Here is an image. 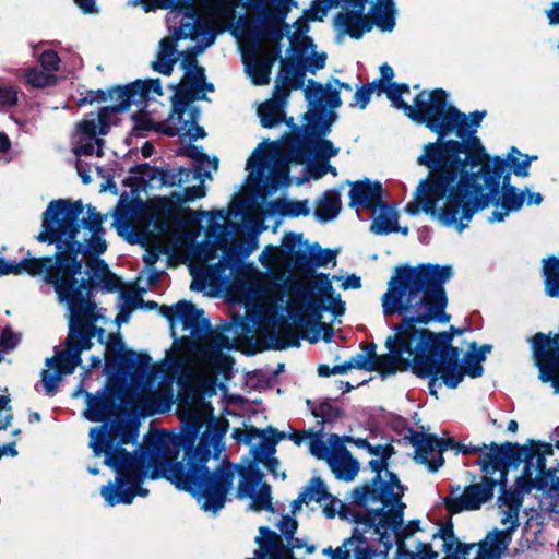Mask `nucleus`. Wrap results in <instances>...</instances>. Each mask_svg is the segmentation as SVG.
I'll return each mask as SVG.
<instances>
[{"instance_id": "nucleus-25", "label": "nucleus", "mask_w": 559, "mask_h": 559, "mask_svg": "<svg viewBox=\"0 0 559 559\" xmlns=\"http://www.w3.org/2000/svg\"><path fill=\"white\" fill-rule=\"evenodd\" d=\"M370 502H380L390 508L391 530L401 527L404 520V510L406 504L402 501L405 493V487L402 485L396 473H390V480H385L383 487L376 491Z\"/></svg>"}, {"instance_id": "nucleus-32", "label": "nucleus", "mask_w": 559, "mask_h": 559, "mask_svg": "<svg viewBox=\"0 0 559 559\" xmlns=\"http://www.w3.org/2000/svg\"><path fill=\"white\" fill-rule=\"evenodd\" d=\"M178 321L185 330H189L191 336L197 341L206 338L212 325L209 319L204 318V310L197 308L191 301L179 300L176 302Z\"/></svg>"}, {"instance_id": "nucleus-43", "label": "nucleus", "mask_w": 559, "mask_h": 559, "mask_svg": "<svg viewBox=\"0 0 559 559\" xmlns=\"http://www.w3.org/2000/svg\"><path fill=\"white\" fill-rule=\"evenodd\" d=\"M380 214L372 221L370 230L376 235H389L397 233L399 213L393 204L384 201V205L378 206Z\"/></svg>"}, {"instance_id": "nucleus-45", "label": "nucleus", "mask_w": 559, "mask_h": 559, "mask_svg": "<svg viewBox=\"0 0 559 559\" xmlns=\"http://www.w3.org/2000/svg\"><path fill=\"white\" fill-rule=\"evenodd\" d=\"M281 59V48L277 47L269 56L255 60L249 67V74L254 85H265L270 82L272 67L276 60Z\"/></svg>"}, {"instance_id": "nucleus-20", "label": "nucleus", "mask_w": 559, "mask_h": 559, "mask_svg": "<svg viewBox=\"0 0 559 559\" xmlns=\"http://www.w3.org/2000/svg\"><path fill=\"white\" fill-rule=\"evenodd\" d=\"M426 324L414 323L415 336L417 345L420 346L421 353H428L444 360V357L454 355L460 350L459 347L452 345L455 335L464 333V329L451 325L448 331L433 332Z\"/></svg>"}, {"instance_id": "nucleus-28", "label": "nucleus", "mask_w": 559, "mask_h": 559, "mask_svg": "<svg viewBox=\"0 0 559 559\" xmlns=\"http://www.w3.org/2000/svg\"><path fill=\"white\" fill-rule=\"evenodd\" d=\"M421 531L420 520H411L406 525L404 523L396 530H390L395 537L396 559H437L439 552L432 549L431 544L419 542L416 545V551H412L406 547V539L412 537L415 533Z\"/></svg>"}, {"instance_id": "nucleus-50", "label": "nucleus", "mask_w": 559, "mask_h": 559, "mask_svg": "<svg viewBox=\"0 0 559 559\" xmlns=\"http://www.w3.org/2000/svg\"><path fill=\"white\" fill-rule=\"evenodd\" d=\"M270 206L284 217L308 216L310 207L308 200H278Z\"/></svg>"}, {"instance_id": "nucleus-34", "label": "nucleus", "mask_w": 559, "mask_h": 559, "mask_svg": "<svg viewBox=\"0 0 559 559\" xmlns=\"http://www.w3.org/2000/svg\"><path fill=\"white\" fill-rule=\"evenodd\" d=\"M49 263L50 258L31 257L29 252L27 253V257L22 259L20 262L7 261L5 259L0 258V276L27 273L32 277L43 276L44 282L47 283L48 273L51 269Z\"/></svg>"}, {"instance_id": "nucleus-44", "label": "nucleus", "mask_w": 559, "mask_h": 559, "mask_svg": "<svg viewBox=\"0 0 559 559\" xmlns=\"http://www.w3.org/2000/svg\"><path fill=\"white\" fill-rule=\"evenodd\" d=\"M378 23L381 32H392L395 27L396 8L394 0H376L369 12Z\"/></svg>"}, {"instance_id": "nucleus-22", "label": "nucleus", "mask_w": 559, "mask_h": 559, "mask_svg": "<svg viewBox=\"0 0 559 559\" xmlns=\"http://www.w3.org/2000/svg\"><path fill=\"white\" fill-rule=\"evenodd\" d=\"M394 454L395 451L386 449L384 450V455L369 461L368 466L374 473V476L352 490L349 498L354 504L366 508L370 502V498L377 495L376 491H379L383 487L385 480H390V473L393 472L388 468L389 460Z\"/></svg>"}, {"instance_id": "nucleus-29", "label": "nucleus", "mask_w": 559, "mask_h": 559, "mask_svg": "<svg viewBox=\"0 0 559 559\" xmlns=\"http://www.w3.org/2000/svg\"><path fill=\"white\" fill-rule=\"evenodd\" d=\"M329 441L334 453L328 457V464L335 478L347 483L354 480L359 472L358 460L353 457L343 444L344 438L342 439L338 435L331 433Z\"/></svg>"}, {"instance_id": "nucleus-10", "label": "nucleus", "mask_w": 559, "mask_h": 559, "mask_svg": "<svg viewBox=\"0 0 559 559\" xmlns=\"http://www.w3.org/2000/svg\"><path fill=\"white\" fill-rule=\"evenodd\" d=\"M520 491L521 490L518 489L512 490L509 487L500 489L498 501L509 507V510L503 512L501 523L509 525L503 530L495 528L489 532L486 537L477 544L478 551L474 559H500L502 554L508 549L512 540V534L519 526V506L522 502Z\"/></svg>"}, {"instance_id": "nucleus-11", "label": "nucleus", "mask_w": 559, "mask_h": 559, "mask_svg": "<svg viewBox=\"0 0 559 559\" xmlns=\"http://www.w3.org/2000/svg\"><path fill=\"white\" fill-rule=\"evenodd\" d=\"M521 445L510 441H504L501 444L496 442L489 443L488 453H484L477 460L476 464L485 475L489 476L492 485V492L495 493L496 487L500 489L507 488L508 475L511 467L518 468L523 462L525 455L522 453Z\"/></svg>"}, {"instance_id": "nucleus-15", "label": "nucleus", "mask_w": 559, "mask_h": 559, "mask_svg": "<svg viewBox=\"0 0 559 559\" xmlns=\"http://www.w3.org/2000/svg\"><path fill=\"white\" fill-rule=\"evenodd\" d=\"M170 444L171 433H167L165 430L150 436L145 439L144 444L140 447L139 451L132 453L131 465L146 469L152 467L150 475L152 479L164 477V464L175 462L174 460L165 459L169 453Z\"/></svg>"}, {"instance_id": "nucleus-2", "label": "nucleus", "mask_w": 559, "mask_h": 559, "mask_svg": "<svg viewBox=\"0 0 559 559\" xmlns=\"http://www.w3.org/2000/svg\"><path fill=\"white\" fill-rule=\"evenodd\" d=\"M464 112L455 106L445 105L429 130L437 134L436 142L424 146L417 163L429 169L426 179L417 187V198L426 214L436 215L437 203L445 198L459 183L467 187L473 170L490 162L476 130H466Z\"/></svg>"}, {"instance_id": "nucleus-18", "label": "nucleus", "mask_w": 559, "mask_h": 559, "mask_svg": "<svg viewBox=\"0 0 559 559\" xmlns=\"http://www.w3.org/2000/svg\"><path fill=\"white\" fill-rule=\"evenodd\" d=\"M389 514L390 508L382 504L380 508H368L366 511H361V514L354 515L356 524L354 528L365 536L370 533L373 539L383 546L384 554H388L393 547Z\"/></svg>"}, {"instance_id": "nucleus-9", "label": "nucleus", "mask_w": 559, "mask_h": 559, "mask_svg": "<svg viewBox=\"0 0 559 559\" xmlns=\"http://www.w3.org/2000/svg\"><path fill=\"white\" fill-rule=\"evenodd\" d=\"M407 93H409V85L407 83L394 82L390 83L386 97L394 107L402 110L412 121L425 124L428 129L430 128V122L437 119L449 103L448 93L440 87L433 88L429 93L427 91L418 93L414 98L413 106L402 98L403 94Z\"/></svg>"}, {"instance_id": "nucleus-21", "label": "nucleus", "mask_w": 559, "mask_h": 559, "mask_svg": "<svg viewBox=\"0 0 559 559\" xmlns=\"http://www.w3.org/2000/svg\"><path fill=\"white\" fill-rule=\"evenodd\" d=\"M335 109L326 108V105L310 108L302 116L306 124L296 127L292 133H297L300 142L311 148V145L319 138H323L331 132L333 123L337 120Z\"/></svg>"}, {"instance_id": "nucleus-19", "label": "nucleus", "mask_w": 559, "mask_h": 559, "mask_svg": "<svg viewBox=\"0 0 559 559\" xmlns=\"http://www.w3.org/2000/svg\"><path fill=\"white\" fill-rule=\"evenodd\" d=\"M492 485L489 476L483 475L479 483H473L466 486L461 496L445 497L442 503L451 515L467 510H479L483 504L493 498Z\"/></svg>"}, {"instance_id": "nucleus-59", "label": "nucleus", "mask_w": 559, "mask_h": 559, "mask_svg": "<svg viewBox=\"0 0 559 559\" xmlns=\"http://www.w3.org/2000/svg\"><path fill=\"white\" fill-rule=\"evenodd\" d=\"M24 82L35 88L53 86L57 83V76L52 73H46L37 68L25 70Z\"/></svg>"}, {"instance_id": "nucleus-38", "label": "nucleus", "mask_w": 559, "mask_h": 559, "mask_svg": "<svg viewBox=\"0 0 559 559\" xmlns=\"http://www.w3.org/2000/svg\"><path fill=\"white\" fill-rule=\"evenodd\" d=\"M314 287L317 288L319 296H317L312 290L306 292L308 302L310 301L312 294L313 297L321 298L324 302H330L331 306L328 307L329 311L332 312L333 316L338 317L344 314L345 302L341 299L340 295L333 296L334 289L328 274H318L314 281Z\"/></svg>"}, {"instance_id": "nucleus-56", "label": "nucleus", "mask_w": 559, "mask_h": 559, "mask_svg": "<svg viewBox=\"0 0 559 559\" xmlns=\"http://www.w3.org/2000/svg\"><path fill=\"white\" fill-rule=\"evenodd\" d=\"M248 252L242 253L237 247H229L223 251V257L215 265L217 272H225L229 270V275H233L241 265L242 259Z\"/></svg>"}, {"instance_id": "nucleus-53", "label": "nucleus", "mask_w": 559, "mask_h": 559, "mask_svg": "<svg viewBox=\"0 0 559 559\" xmlns=\"http://www.w3.org/2000/svg\"><path fill=\"white\" fill-rule=\"evenodd\" d=\"M274 3V10H264V5L261 9H255L260 11L264 19L270 20L274 24L283 25L286 29H288V24L284 23L287 14L290 11L292 5H297L293 0H265L266 3Z\"/></svg>"}, {"instance_id": "nucleus-30", "label": "nucleus", "mask_w": 559, "mask_h": 559, "mask_svg": "<svg viewBox=\"0 0 559 559\" xmlns=\"http://www.w3.org/2000/svg\"><path fill=\"white\" fill-rule=\"evenodd\" d=\"M345 185L350 187L348 192V206L376 211L378 206L384 205L383 188L380 181H371L368 178L357 181L346 180Z\"/></svg>"}, {"instance_id": "nucleus-36", "label": "nucleus", "mask_w": 559, "mask_h": 559, "mask_svg": "<svg viewBox=\"0 0 559 559\" xmlns=\"http://www.w3.org/2000/svg\"><path fill=\"white\" fill-rule=\"evenodd\" d=\"M543 445H546V442L528 440L527 445H521L522 453L525 455L523 459L524 466L521 475L516 479V488L523 492H531L533 488H535V478L533 477L534 473H536V464L538 463L539 454L542 450H544Z\"/></svg>"}, {"instance_id": "nucleus-27", "label": "nucleus", "mask_w": 559, "mask_h": 559, "mask_svg": "<svg viewBox=\"0 0 559 559\" xmlns=\"http://www.w3.org/2000/svg\"><path fill=\"white\" fill-rule=\"evenodd\" d=\"M87 408L84 412L86 419L93 423H107L118 409L119 392L114 386H105L95 395L85 392Z\"/></svg>"}, {"instance_id": "nucleus-60", "label": "nucleus", "mask_w": 559, "mask_h": 559, "mask_svg": "<svg viewBox=\"0 0 559 559\" xmlns=\"http://www.w3.org/2000/svg\"><path fill=\"white\" fill-rule=\"evenodd\" d=\"M300 493H306V500L308 502L316 501L318 503H321L331 497L324 481L320 477L310 478Z\"/></svg>"}, {"instance_id": "nucleus-35", "label": "nucleus", "mask_w": 559, "mask_h": 559, "mask_svg": "<svg viewBox=\"0 0 559 559\" xmlns=\"http://www.w3.org/2000/svg\"><path fill=\"white\" fill-rule=\"evenodd\" d=\"M266 431L270 433V437H263L260 444L251 449V454L255 462L263 463L265 468L274 477H277L280 461L274 456V454L276 452V444L286 437V433L272 426H269Z\"/></svg>"}, {"instance_id": "nucleus-48", "label": "nucleus", "mask_w": 559, "mask_h": 559, "mask_svg": "<svg viewBox=\"0 0 559 559\" xmlns=\"http://www.w3.org/2000/svg\"><path fill=\"white\" fill-rule=\"evenodd\" d=\"M200 99H206V96L204 94L193 92L191 88L186 86H176V93L171 99L173 114H176L178 116V120L181 121L190 103Z\"/></svg>"}, {"instance_id": "nucleus-26", "label": "nucleus", "mask_w": 559, "mask_h": 559, "mask_svg": "<svg viewBox=\"0 0 559 559\" xmlns=\"http://www.w3.org/2000/svg\"><path fill=\"white\" fill-rule=\"evenodd\" d=\"M461 350L452 356L444 357V380L448 389H456L465 376L472 379L480 378L484 374V367L474 357V352L467 350L460 360Z\"/></svg>"}, {"instance_id": "nucleus-4", "label": "nucleus", "mask_w": 559, "mask_h": 559, "mask_svg": "<svg viewBox=\"0 0 559 559\" xmlns=\"http://www.w3.org/2000/svg\"><path fill=\"white\" fill-rule=\"evenodd\" d=\"M86 206L81 199L72 201L58 199L49 202L41 215V230L35 237L38 242L55 245L50 258V272H83V242L78 239L82 226L80 216Z\"/></svg>"}, {"instance_id": "nucleus-47", "label": "nucleus", "mask_w": 559, "mask_h": 559, "mask_svg": "<svg viewBox=\"0 0 559 559\" xmlns=\"http://www.w3.org/2000/svg\"><path fill=\"white\" fill-rule=\"evenodd\" d=\"M239 475L241 480L239 481L237 489L238 498L253 496L255 488L263 484L262 480L264 478V474L255 464H250L248 467L241 468L239 471Z\"/></svg>"}, {"instance_id": "nucleus-58", "label": "nucleus", "mask_w": 559, "mask_h": 559, "mask_svg": "<svg viewBox=\"0 0 559 559\" xmlns=\"http://www.w3.org/2000/svg\"><path fill=\"white\" fill-rule=\"evenodd\" d=\"M307 406L311 408V414L317 418H322L318 424L333 423L344 416V411L332 405L328 401L321 402L317 408H312L311 400H307Z\"/></svg>"}, {"instance_id": "nucleus-1", "label": "nucleus", "mask_w": 559, "mask_h": 559, "mask_svg": "<svg viewBox=\"0 0 559 559\" xmlns=\"http://www.w3.org/2000/svg\"><path fill=\"white\" fill-rule=\"evenodd\" d=\"M453 276L451 265L421 263L417 266L401 265L389 282V289L382 296L383 314L403 316L393 326L394 334L385 340L389 353L372 360L374 369L382 379L397 371L413 369V357L420 355L414 323H448V295L445 283Z\"/></svg>"}, {"instance_id": "nucleus-17", "label": "nucleus", "mask_w": 559, "mask_h": 559, "mask_svg": "<svg viewBox=\"0 0 559 559\" xmlns=\"http://www.w3.org/2000/svg\"><path fill=\"white\" fill-rule=\"evenodd\" d=\"M341 3L350 10L338 12L333 19V25L340 34L358 40L373 26L378 27L379 22L370 13L364 14L368 0H342Z\"/></svg>"}, {"instance_id": "nucleus-61", "label": "nucleus", "mask_w": 559, "mask_h": 559, "mask_svg": "<svg viewBox=\"0 0 559 559\" xmlns=\"http://www.w3.org/2000/svg\"><path fill=\"white\" fill-rule=\"evenodd\" d=\"M310 262L307 267H321L330 262L335 263L337 251L331 249H322L318 242H314L309 250Z\"/></svg>"}, {"instance_id": "nucleus-13", "label": "nucleus", "mask_w": 559, "mask_h": 559, "mask_svg": "<svg viewBox=\"0 0 559 559\" xmlns=\"http://www.w3.org/2000/svg\"><path fill=\"white\" fill-rule=\"evenodd\" d=\"M106 343L105 371L107 374L142 378L147 372L152 357L147 353L126 349L120 333H110Z\"/></svg>"}, {"instance_id": "nucleus-5", "label": "nucleus", "mask_w": 559, "mask_h": 559, "mask_svg": "<svg viewBox=\"0 0 559 559\" xmlns=\"http://www.w3.org/2000/svg\"><path fill=\"white\" fill-rule=\"evenodd\" d=\"M492 164L485 162L473 170V179H468L467 187L455 186L445 195V206L437 209L436 215L444 226L456 224L457 230L462 231L467 227L462 221H471L479 211L485 210L489 204L498 205L497 197L500 194V181L510 166L509 156L490 157Z\"/></svg>"}, {"instance_id": "nucleus-6", "label": "nucleus", "mask_w": 559, "mask_h": 559, "mask_svg": "<svg viewBox=\"0 0 559 559\" xmlns=\"http://www.w3.org/2000/svg\"><path fill=\"white\" fill-rule=\"evenodd\" d=\"M105 265L91 264L92 277H80L82 272L48 274L47 284L51 285L61 302H66L72 313L69 326L96 323L98 314L94 293H116L122 283L104 278Z\"/></svg>"}, {"instance_id": "nucleus-62", "label": "nucleus", "mask_w": 559, "mask_h": 559, "mask_svg": "<svg viewBox=\"0 0 559 559\" xmlns=\"http://www.w3.org/2000/svg\"><path fill=\"white\" fill-rule=\"evenodd\" d=\"M250 498H252V503H251V508L254 510V511H262V510H265V511H269V512H274V507H273V503H272V496H271V486L266 483H263L261 486H260V489L258 492H255V490L253 491V496H249Z\"/></svg>"}, {"instance_id": "nucleus-23", "label": "nucleus", "mask_w": 559, "mask_h": 559, "mask_svg": "<svg viewBox=\"0 0 559 559\" xmlns=\"http://www.w3.org/2000/svg\"><path fill=\"white\" fill-rule=\"evenodd\" d=\"M407 430L404 440H407L415 448V461L427 466L431 473L444 464L443 455L439 454L438 436L433 433H424L415 431L409 427H403Z\"/></svg>"}, {"instance_id": "nucleus-7", "label": "nucleus", "mask_w": 559, "mask_h": 559, "mask_svg": "<svg viewBox=\"0 0 559 559\" xmlns=\"http://www.w3.org/2000/svg\"><path fill=\"white\" fill-rule=\"evenodd\" d=\"M311 148L306 147L297 133H285L281 142H270L266 148L253 153L247 160V170H257L259 176L270 168V176L264 182L269 193L275 192L281 186L289 182V165L304 164L310 158Z\"/></svg>"}, {"instance_id": "nucleus-14", "label": "nucleus", "mask_w": 559, "mask_h": 559, "mask_svg": "<svg viewBox=\"0 0 559 559\" xmlns=\"http://www.w3.org/2000/svg\"><path fill=\"white\" fill-rule=\"evenodd\" d=\"M148 469L129 465L116 473L115 483L103 486L100 493L108 506L130 504L136 496L145 497L148 490L142 487Z\"/></svg>"}, {"instance_id": "nucleus-24", "label": "nucleus", "mask_w": 559, "mask_h": 559, "mask_svg": "<svg viewBox=\"0 0 559 559\" xmlns=\"http://www.w3.org/2000/svg\"><path fill=\"white\" fill-rule=\"evenodd\" d=\"M307 308L310 312V316L313 317V320H309L306 316L296 312L292 313L290 318L293 319V322L298 328H306L313 331L311 335L302 334V337L306 338L309 343L313 344L317 343L320 338V333L322 332V340L325 343H330L333 340L334 331L331 324L321 322V312L322 311H329V307L324 305L323 299L313 297L311 295V299L307 305Z\"/></svg>"}, {"instance_id": "nucleus-39", "label": "nucleus", "mask_w": 559, "mask_h": 559, "mask_svg": "<svg viewBox=\"0 0 559 559\" xmlns=\"http://www.w3.org/2000/svg\"><path fill=\"white\" fill-rule=\"evenodd\" d=\"M342 210L341 192L337 189L326 190L316 202L314 217L321 222H331Z\"/></svg>"}, {"instance_id": "nucleus-42", "label": "nucleus", "mask_w": 559, "mask_h": 559, "mask_svg": "<svg viewBox=\"0 0 559 559\" xmlns=\"http://www.w3.org/2000/svg\"><path fill=\"white\" fill-rule=\"evenodd\" d=\"M202 423L199 417L191 415L183 421L181 433H171V444L178 450L182 449L188 452L192 449L193 444L199 437Z\"/></svg>"}, {"instance_id": "nucleus-16", "label": "nucleus", "mask_w": 559, "mask_h": 559, "mask_svg": "<svg viewBox=\"0 0 559 559\" xmlns=\"http://www.w3.org/2000/svg\"><path fill=\"white\" fill-rule=\"evenodd\" d=\"M91 442L94 455L99 456L102 453L105 454L104 464L116 473L124 469L131 465V455L126 448L120 447L117 432L114 430V425L109 428L107 424L100 427H94L90 430Z\"/></svg>"}, {"instance_id": "nucleus-3", "label": "nucleus", "mask_w": 559, "mask_h": 559, "mask_svg": "<svg viewBox=\"0 0 559 559\" xmlns=\"http://www.w3.org/2000/svg\"><path fill=\"white\" fill-rule=\"evenodd\" d=\"M185 453L182 461L164 464V478L178 489L189 492L206 512L216 513L227 501V495L233 489L235 469L229 461L219 464L213 472L206 466L211 459V441L205 435L199 444Z\"/></svg>"}, {"instance_id": "nucleus-51", "label": "nucleus", "mask_w": 559, "mask_h": 559, "mask_svg": "<svg viewBox=\"0 0 559 559\" xmlns=\"http://www.w3.org/2000/svg\"><path fill=\"white\" fill-rule=\"evenodd\" d=\"M76 131L85 141H95L97 145L96 155L98 157L103 156V146L105 141L102 138H97L99 133L95 112H90L85 118L78 122Z\"/></svg>"}, {"instance_id": "nucleus-46", "label": "nucleus", "mask_w": 559, "mask_h": 559, "mask_svg": "<svg viewBox=\"0 0 559 559\" xmlns=\"http://www.w3.org/2000/svg\"><path fill=\"white\" fill-rule=\"evenodd\" d=\"M308 246V241H302V234L288 233L283 239L284 251L293 258L296 265L307 267L310 262V255L302 250V246Z\"/></svg>"}, {"instance_id": "nucleus-52", "label": "nucleus", "mask_w": 559, "mask_h": 559, "mask_svg": "<svg viewBox=\"0 0 559 559\" xmlns=\"http://www.w3.org/2000/svg\"><path fill=\"white\" fill-rule=\"evenodd\" d=\"M300 338H304L302 335L298 334L292 325H286L270 334V340L274 342L271 348L284 350L289 347H299Z\"/></svg>"}, {"instance_id": "nucleus-49", "label": "nucleus", "mask_w": 559, "mask_h": 559, "mask_svg": "<svg viewBox=\"0 0 559 559\" xmlns=\"http://www.w3.org/2000/svg\"><path fill=\"white\" fill-rule=\"evenodd\" d=\"M93 333L85 325L69 326L67 342L81 357L84 350H88L94 346Z\"/></svg>"}, {"instance_id": "nucleus-54", "label": "nucleus", "mask_w": 559, "mask_h": 559, "mask_svg": "<svg viewBox=\"0 0 559 559\" xmlns=\"http://www.w3.org/2000/svg\"><path fill=\"white\" fill-rule=\"evenodd\" d=\"M258 116L261 126L266 129L274 128L285 119L284 107L273 104L269 100L264 102L258 108Z\"/></svg>"}, {"instance_id": "nucleus-37", "label": "nucleus", "mask_w": 559, "mask_h": 559, "mask_svg": "<svg viewBox=\"0 0 559 559\" xmlns=\"http://www.w3.org/2000/svg\"><path fill=\"white\" fill-rule=\"evenodd\" d=\"M129 173L132 175L124 178L123 185L126 187H130L133 192H138L140 190H146L148 187H153L154 181L159 182L162 168L151 166L148 163H142L132 166L129 169Z\"/></svg>"}, {"instance_id": "nucleus-12", "label": "nucleus", "mask_w": 559, "mask_h": 559, "mask_svg": "<svg viewBox=\"0 0 559 559\" xmlns=\"http://www.w3.org/2000/svg\"><path fill=\"white\" fill-rule=\"evenodd\" d=\"M86 213L87 216L82 218V226L91 233V237L86 243L83 242V250L81 253L86 277H92L94 272L93 269H91V264L99 263L105 265L104 278L110 280L111 282L122 283L121 278L109 269L106 261L100 259V255L107 250V242L104 238L105 229L103 227L106 216L97 212L96 207L92 204L86 206Z\"/></svg>"}, {"instance_id": "nucleus-8", "label": "nucleus", "mask_w": 559, "mask_h": 559, "mask_svg": "<svg viewBox=\"0 0 559 559\" xmlns=\"http://www.w3.org/2000/svg\"><path fill=\"white\" fill-rule=\"evenodd\" d=\"M158 96L163 95V86L159 79H136L124 85H112L108 88L109 99L116 104L100 107L95 118L98 124L100 136L107 135L110 130V119L114 114H123L128 111L131 105L146 106L150 99V93Z\"/></svg>"}, {"instance_id": "nucleus-40", "label": "nucleus", "mask_w": 559, "mask_h": 559, "mask_svg": "<svg viewBox=\"0 0 559 559\" xmlns=\"http://www.w3.org/2000/svg\"><path fill=\"white\" fill-rule=\"evenodd\" d=\"M64 349L57 350L55 356L46 359L48 368H55L63 376L72 374L76 367L82 365V357L68 344L67 340L63 342Z\"/></svg>"}, {"instance_id": "nucleus-55", "label": "nucleus", "mask_w": 559, "mask_h": 559, "mask_svg": "<svg viewBox=\"0 0 559 559\" xmlns=\"http://www.w3.org/2000/svg\"><path fill=\"white\" fill-rule=\"evenodd\" d=\"M350 552L354 559H385L386 554L380 552L376 547L371 546L367 536L358 531L357 539H353Z\"/></svg>"}, {"instance_id": "nucleus-64", "label": "nucleus", "mask_w": 559, "mask_h": 559, "mask_svg": "<svg viewBox=\"0 0 559 559\" xmlns=\"http://www.w3.org/2000/svg\"><path fill=\"white\" fill-rule=\"evenodd\" d=\"M357 537L358 530L353 528L350 536L345 538L341 546L335 549L329 546L322 550V555L329 557L330 559H350L353 539H357Z\"/></svg>"}, {"instance_id": "nucleus-63", "label": "nucleus", "mask_w": 559, "mask_h": 559, "mask_svg": "<svg viewBox=\"0 0 559 559\" xmlns=\"http://www.w3.org/2000/svg\"><path fill=\"white\" fill-rule=\"evenodd\" d=\"M326 93L328 88L323 84L312 79L308 80V85L305 88V98L308 102L309 109L324 105L323 100Z\"/></svg>"}, {"instance_id": "nucleus-41", "label": "nucleus", "mask_w": 559, "mask_h": 559, "mask_svg": "<svg viewBox=\"0 0 559 559\" xmlns=\"http://www.w3.org/2000/svg\"><path fill=\"white\" fill-rule=\"evenodd\" d=\"M195 0H133L132 4H141L145 12H151L156 9H171L179 13H183L187 17H194L197 12L194 8Z\"/></svg>"}, {"instance_id": "nucleus-31", "label": "nucleus", "mask_w": 559, "mask_h": 559, "mask_svg": "<svg viewBox=\"0 0 559 559\" xmlns=\"http://www.w3.org/2000/svg\"><path fill=\"white\" fill-rule=\"evenodd\" d=\"M260 536L255 537L259 548L254 550L253 558L247 559H292L295 557L289 544L283 537L267 526L259 528Z\"/></svg>"}, {"instance_id": "nucleus-33", "label": "nucleus", "mask_w": 559, "mask_h": 559, "mask_svg": "<svg viewBox=\"0 0 559 559\" xmlns=\"http://www.w3.org/2000/svg\"><path fill=\"white\" fill-rule=\"evenodd\" d=\"M413 372L420 379H429L428 389L429 393L438 397L436 384L441 380L445 385L444 380V365L443 359L430 355L428 353H420V355L413 357Z\"/></svg>"}, {"instance_id": "nucleus-57", "label": "nucleus", "mask_w": 559, "mask_h": 559, "mask_svg": "<svg viewBox=\"0 0 559 559\" xmlns=\"http://www.w3.org/2000/svg\"><path fill=\"white\" fill-rule=\"evenodd\" d=\"M501 199L497 206H501L507 212H518L522 209L525 201V192L520 191L518 188H508L506 191L500 192Z\"/></svg>"}]
</instances>
